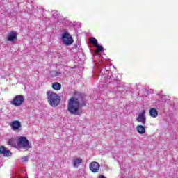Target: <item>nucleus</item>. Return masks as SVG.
<instances>
[{
  "instance_id": "obj_6",
  "label": "nucleus",
  "mask_w": 178,
  "mask_h": 178,
  "mask_svg": "<svg viewBox=\"0 0 178 178\" xmlns=\"http://www.w3.org/2000/svg\"><path fill=\"white\" fill-rule=\"evenodd\" d=\"M9 126H10L11 130H13V131L19 132V131L22 130V123L19 121H17V120L12 121L9 124Z\"/></svg>"
},
{
  "instance_id": "obj_11",
  "label": "nucleus",
  "mask_w": 178,
  "mask_h": 178,
  "mask_svg": "<svg viewBox=\"0 0 178 178\" xmlns=\"http://www.w3.org/2000/svg\"><path fill=\"white\" fill-rule=\"evenodd\" d=\"M83 163V159L81 158H76L73 160L72 163L74 168H79L80 165Z\"/></svg>"
},
{
  "instance_id": "obj_2",
  "label": "nucleus",
  "mask_w": 178,
  "mask_h": 178,
  "mask_svg": "<svg viewBox=\"0 0 178 178\" xmlns=\"http://www.w3.org/2000/svg\"><path fill=\"white\" fill-rule=\"evenodd\" d=\"M47 95L48 102L51 106L55 107L59 105V102H60V97H59V95L54 92H47Z\"/></svg>"
},
{
  "instance_id": "obj_13",
  "label": "nucleus",
  "mask_w": 178,
  "mask_h": 178,
  "mask_svg": "<svg viewBox=\"0 0 178 178\" xmlns=\"http://www.w3.org/2000/svg\"><path fill=\"white\" fill-rule=\"evenodd\" d=\"M149 115L152 118H157L158 117V111L152 108L149 110Z\"/></svg>"
},
{
  "instance_id": "obj_14",
  "label": "nucleus",
  "mask_w": 178,
  "mask_h": 178,
  "mask_svg": "<svg viewBox=\"0 0 178 178\" xmlns=\"http://www.w3.org/2000/svg\"><path fill=\"white\" fill-rule=\"evenodd\" d=\"M52 88L53 90H55L56 91H59L60 88H62V85L58 82H54L52 83Z\"/></svg>"
},
{
  "instance_id": "obj_5",
  "label": "nucleus",
  "mask_w": 178,
  "mask_h": 178,
  "mask_svg": "<svg viewBox=\"0 0 178 178\" xmlns=\"http://www.w3.org/2000/svg\"><path fill=\"white\" fill-rule=\"evenodd\" d=\"M18 145L26 151L29 148H31V146L30 145L29 140H27L26 137H20L18 139Z\"/></svg>"
},
{
  "instance_id": "obj_17",
  "label": "nucleus",
  "mask_w": 178,
  "mask_h": 178,
  "mask_svg": "<svg viewBox=\"0 0 178 178\" xmlns=\"http://www.w3.org/2000/svg\"><path fill=\"white\" fill-rule=\"evenodd\" d=\"M59 74H60V72H58L57 71H53L51 72V76L52 77H57Z\"/></svg>"
},
{
  "instance_id": "obj_10",
  "label": "nucleus",
  "mask_w": 178,
  "mask_h": 178,
  "mask_svg": "<svg viewBox=\"0 0 178 178\" xmlns=\"http://www.w3.org/2000/svg\"><path fill=\"white\" fill-rule=\"evenodd\" d=\"M17 38V33L15 31H11L8 35V41H10L13 42V41H15Z\"/></svg>"
},
{
  "instance_id": "obj_20",
  "label": "nucleus",
  "mask_w": 178,
  "mask_h": 178,
  "mask_svg": "<svg viewBox=\"0 0 178 178\" xmlns=\"http://www.w3.org/2000/svg\"><path fill=\"white\" fill-rule=\"evenodd\" d=\"M99 178H106V177H105V176H104V175H100V176L99 177Z\"/></svg>"
},
{
  "instance_id": "obj_15",
  "label": "nucleus",
  "mask_w": 178,
  "mask_h": 178,
  "mask_svg": "<svg viewBox=\"0 0 178 178\" xmlns=\"http://www.w3.org/2000/svg\"><path fill=\"white\" fill-rule=\"evenodd\" d=\"M89 42H90V44H93L95 47H97L98 44V40H97V39L94 37L90 38L89 39Z\"/></svg>"
},
{
  "instance_id": "obj_12",
  "label": "nucleus",
  "mask_w": 178,
  "mask_h": 178,
  "mask_svg": "<svg viewBox=\"0 0 178 178\" xmlns=\"http://www.w3.org/2000/svg\"><path fill=\"white\" fill-rule=\"evenodd\" d=\"M136 131L139 134H145V127L143 125H138L136 127Z\"/></svg>"
},
{
  "instance_id": "obj_1",
  "label": "nucleus",
  "mask_w": 178,
  "mask_h": 178,
  "mask_svg": "<svg viewBox=\"0 0 178 178\" xmlns=\"http://www.w3.org/2000/svg\"><path fill=\"white\" fill-rule=\"evenodd\" d=\"M79 108H80V99L76 97L70 98L67 104L68 111L72 115H80Z\"/></svg>"
},
{
  "instance_id": "obj_7",
  "label": "nucleus",
  "mask_w": 178,
  "mask_h": 178,
  "mask_svg": "<svg viewBox=\"0 0 178 178\" xmlns=\"http://www.w3.org/2000/svg\"><path fill=\"white\" fill-rule=\"evenodd\" d=\"M136 122L141 123L143 126L147 123V117L145 116V111H142L138 115L136 118Z\"/></svg>"
},
{
  "instance_id": "obj_16",
  "label": "nucleus",
  "mask_w": 178,
  "mask_h": 178,
  "mask_svg": "<svg viewBox=\"0 0 178 178\" xmlns=\"http://www.w3.org/2000/svg\"><path fill=\"white\" fill-rule=\"evenodd\" d=\"M8 145H11V147H15L16 145V140L15 138H10L8 140Z\"/></svg>"
},
{
  "instance_id": "obj_8",
  "label": "nucleus",
  "mask_w": 178,
  "mask_h": 178,
  "mask_svg": "<svg viewBox=\"0 0 178 178\" xmlns=\"http://www.w3.org/2000/svg\"><path fill=\"white\" fill-rule=\"evenodd\" d=\"M89 168L92 173H98V172H99V168H101V165L99 163H98V162L93 161L90 163Z\"/></svg>"
},
{
  "instance_id": "obj_19",
  "label": "nucleus",
  "mask_w": 178,
  "mask_h": 178,
  "mask_svg": "<svg viewBox=\"0 0 178 178\" xmlns=\"http://www.w3.org/2000/svg\"><path fill=\"white\" fill-rule=\"evenodd\" d=\"M22 162H27L29 161V158L27 156H24L22 158Z\"/></svg>"
},
{
  "instance_id": "obj_4",
  "label": "nucleus",
  "mask_w": 178,
  "mask_h": 178,
  "mask_svg": "<svg viewBox=\"0 0 178 178\" xmlns=\"http://www.w3.org/2000/svg\"><path fill=\"white\" fill-rule=\"evenodd\" d=\"M24 103V96L22 95H16L13 100L10 102V104L11 105H13V106H22L23 104Z\"/></svg>"
},
{
  "instance_id": "obj_18",
  "label": "nucleus",
  "mask_w": 178,
  "mask_h": 178,
  "mask_svg": "<svg viewBox=\"0 0 178 178\" xmlns=\"http://www.w3.org/2000/svg\"><path fill=\"white\" fill-rule=\"evenodd\" d=\"M95 47H97V52H102V51H104V47H102V46L97 44V46H95Z\"/></svg>"
},
{
  "instance_id": "obj_3",
  "label": "nucleus",
  "mask_w": 178,
  "mask_h": 178,
  "mask_svg": "<svg viewBox=\"0 0 178 178\" xmlns=\"http://www.w3.org/2000/svg\"><path fill=\"white\" fill-rule=\"evenodd\" d=\"M61 40L63 41V44L66 45V47L72 45L74 42L73 37H72V35L69 32H65L62 34Z\"/></svg>"
},
{
  "instance_id": "obj_9",
  "label": "nucleus",
  "mask_w": 178,
  "mask_h": 178,
  "mask_svg": "<svg viewBox=\"0 0 178 178\" xmlns=\"http://www.w3.org/2000/svg\"><path fill=\"white\" fill-rule=\"evenodd\" d=\"M0 154L3 155V156H10V155H12V152L9 150H6L3 146H0Z\"/></svg>"
}]
</instances>
